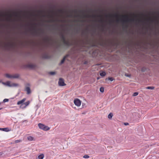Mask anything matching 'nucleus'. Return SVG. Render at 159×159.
<instances>
[{"mask_svg":"<svg viewBox=\"0 0 159 159\" xmlns=\"http://www.w3.org/2000/svg\"><path fill=\"white\" fill-rule=\"evenodd\" d=\"M14 16L16 18H20L21 17L20 13L17 12H13L12 15H10L9 16L7 17L5 19H1L0 18V21H6L8 22L11 21H16V19H12L11 18L12 16Z\"/></svg>","mask_w":159,"mask_h":159,"instance_id":"1","label":"nucleus"},{"mask_svg":"<svg viewBox=\"0 0 159 159\" xmlns=\"http://www.w3.org/2000/svg\"><path fill=\"white\" fill-rule=\"evenodd\" d=\"M122 16L125 18V19H120V21L124 23H127L129 22H134L137 21H142L141 20H139L138 19H135L134 18L132 19L129 18L127 15H122Z\"/></svg>","mask_w":159,"mask_h":159,"instance_id":"2","label":"nucleus"},{"mask_svg":"<svg viewBox=\"0 0 159 159\" xmlns=\"http://www.w3.org/2000/svg\"><path fill=\"white\" fill-rule=\"evenodd\" d=\"M38 126L40 129L44 131H47L50 129L49 127L41 123L38 124Z\"/></svg>","mask_w":159,"mask_h":159,"instance_id":"3","label":"nucleus"},{"mask_svg":"<svg viewBox=\"0 0 159 159\" xmlns=\"http://www.w3.org/2000/svg\"><path fill=\"white\" fill-rule=\"evenodd\" d=\"M80 12H82L83 13L84 17H92L93 18H95L97 16L98 17H99L100 18H101V17H102L100 15H98L97 16L95 15H84V12L83 11H80Z\"/></svg>","mask_w":159,"mask_h":159,"instance_id":"4","label":"nucleus"},{"mask_svg":"<svg viewBox=\"0 0 159 159\" xmlns=\"http://www.w3.org/2000/svg\"><path fill=\"white\" fill-rule=\"evenodd\" d=\"M74 102L75 104L78 107H79L81 105V101L78 99H75Z\"/></svg>","mask_w":159,"mask_h":159,"instance_id":"5","label":"nucleus"},{"mask_svg":"<svg viewBox=\"0 0 159 159\" xmlns=\"http://www.w3.org/2000/svg\"><path fill=\"white\" fill-rule=\"evenodd\" d=\"M58 84L60 86H64L66 85L64 80L62 78H60L58 81Z\"/></svg>","mask_w":159,"mask_h":159,"instance_id":"6","label":"nucleus"},{"mask_svg":"<svg viewBox=\"0 0 159 159\" xmlns=\"http://www.w3.org/2000/svg\"><path fill=\"white\" fill-rule=\"evenodd\" d=\"M30 104L29 101H27L24 103L22 104V105L20 106V108H25L27 106H28Z\"/></svg>","mask_w":159,"mask_h":159,"instance_id":"7","label":"nucleus"},{"mask_svg":"<svg viewBox=\"0 0 159 159\" xmlns=\"http://www.w3.org/2000/svg\"><path fill=\"white\" fill-rule=\"evenodd\" d=\"M63 43L65 46L67 47H69L71 45V43L69 41H66V40L63 41Z\"/></svg>","mask_w":159,"mask_h":159,"instance_id":"8","label":"nucleus"},{"mask_svg":"<svg viewBox=\"0 0 159 159\" xmlns=\"http://www.w3.org/2000/svg\"><path fill=\"white\" fill-rule=\"evenodd\" d=\"M25 90L27 92L28 94H30L31 93V90L30 87H26L25 89Z\"/></svg>","mask_w":159,"mask_h":159,"instance_id":"9","label":"nucleus"},{"mask_svg":"<svg viewBox=\"0 0 159 159\" xmlns=\"http://www.w3.org/2000/svg\"><path fill=\"white\" fill-rule=\"evenodd\" d=\"M25 100H26V98H24L22 100L19 101L17 102V104L18 105H20V104H23V102L25 101Z\"/></svg>","mask_w":159,"mask_h":159,"instance_id":"10","label":"nucleus"},{"mask_svg":"<svg viewBox=\"0 0 159 159\" xmlns=\"http://www.w3.org/2000/svg\"><path fill=\"white\" fill-rule=\"evenodd\" d=\"M0 130L5 132H8L10 131V130H9L8 128H0Z\"/></svg>","mask_w":159,"mask_h":159,"instance_id":"11","label":"nucleus"},{"mask_svg":"<svg viewBox=\"0 0 159 159\" xmlns=\"http://www.w3.org/2000/svg\"><path fill=\"white\" fill-rule=\"evenodd\" d=\"M52 14H51L50 13H49L48 15V16L49 17L52 18L53 17V14H57V13H54L53 11H52Z\"/></svg>","mask_w":159,"mask_h":159,"instance_id":"12","label":"nucleus"},{"mask_svg":"<svg viewBox=\"0 0 159 159\" xmlns=\"http://www.w3.org/2000/svg\"><path fill=\"white\" fill-rule=\"evenodd\" d=\"M5 76L6 77L10 78V79H13L12 75H10L8 74H5Z\"/></svg>","mask_w":159,"mask_h":159,"instance_id":"13","label":"nucleus"},{"mask_svg":"<svg viewBox=\"0 0 159 159\" xmlns=\"http://www.w3.org/2000/svg\"><path fill=\"white\" fill-rule=\"evenodd\" d=\"M13 79L18 78L19 76V75L18 74H15L13 75H12Z\"/></svg>","mask_w":159,"mask_h":159,"instance_id":"14","label":"nucleus"},{"mask_svg":"<svg viewBox=\"0 0 159 159\" xmlns=\"http://www.w3.org/2000/svg\"><path fill=\"white\" fill-rule=\"evenodd\" d=\"M44 155L43 154L39 155L38 156V158L39 159H43L44 157Z\"/></svg>","mask_w":159,"mask_h":159,"instance_id":"15","label":"nucleus"},{"mask_svg":"<svg viewBox=\"0 0 159 159\" xmlns=\"http://www.w3.org/2000/svg\"><path fill=\"white\" fill-rule=\"evenodd\" d=\"M34 139L33 137L31 136H29L27 137L28 140L30 141H32L34 140Z\"/></svg>","mask_w":159,"mask_h":159,"instance_id":"16","label":"nucleus"},{"mask_svg":"<svg viewBox=\"0 0 159 159\" xmlns=\"http://www.w3.org/2000/svg\"><path fill=\"white\" fill-rule=\"evenodd\" d=\"M35 66L33 64H29L28 65V67L31 68H34L35 67Z\"/></svg>","mask_w":159,"mask_h":159,"instance_id":"17","label":"nucleus"},{"mask_svg":"<svg viewBox=\"0 0 159 159\" xmlns=\"http://www.w3.org/2000/svg\"><path fill=\"white\" fill-rule=\"evenodd\" d=\"M100 75L101 76H104L106 75V73L104 71H102V72H101L100 73Z\"/></svg>","mask_w":159,"mask_h":159,"instance_id":"18","label":"nucleus"},{"mask_svg":"<svg viewBox=\"0 0 159 159\" xmlns=\"http://www.w3.org/2000/svg\"><path fill=\"white\" fill-rule=\"evenodd\" d=\"M113 116V114L112 113H110L108 115V117L109 119H111Z\"/></svg>","mask_w":159,"mask_h":159,"instance_id":"19","label":"nucleus"},{"mask_svg":"<svg viewBox=\"0 0 159 159\" xmlns=\"http://www.w3.org/2000/svg\"><path fill=\"white\" fill-rule=\"evenodd\" d=\"M61 38L63 42L66 40L65 37L64 35L63 34H61Z\"/></svg>","mask_w":159,"mask_h":159,"instance_id":"20","label":"nucleus"},{"mask_svg":"<svg viewBox=\"0 0 159 159\" xmlns=\"http://www.w3.org/2000/svg\"><path fill=\"white\" fill-rule=\"evenodd\" d=\"M154 88V87H153L151 86H148L146 87V89H153Z\"/></svg>","mask_w":159,"mask_h":159,"instance_id":"21","label":"nucleus"},{"mask_svg":"<svg viewBox=\"0 0 159 159\" xmlns=\"http://www.w3.org/2000/svg\"><path fill=\"white\" fill-rule=\"evenodd\" d=\"M100 91L102 92L103 93L104 91V88L103 87H101L100 89Z\"/></svg>","mask_w":159,"mask_h":159,"instance_id":"22","label":"nucleus"},{"mask_svg":"<svg viewBox=\"0 0 159 159\" xmlns=\"http://www.w3.org/2000/svg\"><path fill=\"white\" fill-rule=\"evenodd\" d=\"M21 141V140H17L14 141V143H20Z\"/></svg>","mask_w":159,"mask_h":159,"instance_id":"23","label":"nucleus"},{"mask_svg":"<svg viewBox=\"0 0 159 159\" xmlns=\"http://www.w3.org/2000/svg\"><path fill=\"white\" fill-rule=\"evenodd\" d=\"M37 12L39 14H42L43 12L42 10H38Z\"/></svg>","mask_w":159,"mask_h":159,"instance_id":"24","label":"nucleus"},{"mask_svg":"<svg viewBox=\"0 0 159 159\" xmlns=\"http://www.w3.org/2000/svg\"><path fill=\"white\" fill-rule=\"evenodd\" d=\"M6 85L9 87H11V86L10 84V83L9 81H7L6 82Z\"/></svg>","mask_w":159,"mask_h":159,"instance_id":"25","label":"nucleus"},{"mask_svg":"<svg viewBox=\"0 0 159 159\" xmlns=\"http://www.w3.org/2000/svg\"><path fill=\"white\" fill-rule=\"evenodd\" d=\"M9 101V99H7V98H5V99H4L3 100V102H8Z\"/></svg>","mask_w":159,"mask_h":159,"instance_id":"26","label":"nucleus"},{"mask_svg":"<svg viewBox=\"0 0 159 159\" xmlns=\"http://www.w3.org/2000/svg\"><path fill=\"white\" fill-rule=\"evenodd\" d=\"M108 80H110L111 81H112L114 80V79L112 77H108Z\"/></svg>","mask_w":159,"mask_h":159,"instance_id":"27","label":"nucleus"},{"mask_svg":"<svg viewBox=\"0 0 159 159\" xmlns=\"http://www.w3.org/2000/svg\"><path fill=\"white\" fill-rule=\"evenodd\" d=\"M113 16L115 17L118 18L119 17V15L118 14H115L113 15Z\"/></svg>","mask_w":159,"mask_h":159,"instance_id":"28","label":"nucleus"},{"mask_svg":"<svg viewBox=\"0 0 159 159\" xmlns=\"http://www.w3.org/2000/svg\"><path fill=\"white\" fill-rule=\"evenodd\" d=\"M65 57L63 58V59L61 61V64H62V63H63L65 60Z\"/></svg>","mask_w":159,"mask_h":159,"instance_id":"29","label":"nucleus"},{"mask_svg":"<svg viewBox=\"0 0 159 159\" xmlns=\"http://www.w3.org/2000/svg\"><path fill=\"white\" fill-rule=\"evenodd\" d=\"M138 93H137V92H135L134 93H133V95L134 96H136L137 95H138Z\"/></svg>","mask_w":159,"mask_h":159,"instance_id":"30","label":"nucleus"},{"mask_svg":"<svg viewBox=\"0 0 159 159\" xmlns=\"http://www.w3.org/2000/svg\"><path fill=\"white\" fill-rule=\"evenodd\" d=\"M89 157L88 155H85L83 156V157L85 158H88Z\"/></svg>","mask_w":159,"mask_h":159,"instance_id":"31","label":"nucleus"},{"mask_svg":"<svg viewBox=\"0 0 159 159\" xmlns=\"http://www.w3.org/2000/svg\"><path fill=\"white\" fill-rule=\"evenodd\" d=\"M55 73L54 72H49V74L52 75H55Z\"/></svg>","mask_w":159,"mask_h":159,"instance_id":"32","label":"nucleus"},{"mask_svg":"<svg viewBox=\"0 0 159 159\" xmlns=\"http://www.w3.org/2000/svg\"><path fill=\"white\" fill-rule=\"evenodd\" d=\"M58 11L59 12L61 13H63V11L62 9H59L58 10Z\"/></svg>","mask_w":159,"mask_h":159,"instance_id":"33","label":"nucleus"},{"mask_svg":"<svg viewBox=\"0 0 159 159\" xmlns=\"http://www.w3.org/2000/svg\"><path fill=\"white\" fill-rule=\"evenodd\" d=\"M98 22L100 23H102L103 22V20L102 19H100L99 20H98Z\"/></svg>","mask_w":159,"mask_h":159,"instance_id":"34","label":"nucleus"},{"mask_svg":"<svg viewBox=\"0 0 159 159\" xmlns=\"http://www.w3.org/2000/svg\"><path fill=\"white\" fill-rule=\"evenodd\" d=\"M43 58H48V56L47 55H45L43 56Z\"/></svg>","mask_w":159,"mask_h":159,"instance_id":"35","label":"nucleus"},{"mask_svg":"<svg viewBox=\"0 0 159 159\" xmlns=\"http://www.w3.org/2000/svg\"><path fill=\"white\" fill-rule=\"evenodd\" d=\"M67 16L68 17H71L72 16V15H69Z\"/></svg>","mask_w":159,"mask_h":159,"instance_id":"36","label":"nucleus"},{"mask_svg":"<svg viewBox=\"0 0 159 159\" xmlns=\"http://www.w3.org/2000/svg\"><path fill=\"white\" fill-rule=\"evenodd\" d=\"M2 84L5 85H6V82H2Z\"/></svg>","mask_w":159,"mask_h":159,"instance_id":"37","label":"nucleus"},{"mask_svg":"<svg viewBox=\"0 0 159 159\" xmlns=\"http://www.w3.org/2000/svg\"><path fill=\"white\" fill-rule=\"evenodd\" d=\"M124 125H129V123H125Z\"/></svg>","mask_w":159,"mask_h":159,"instance_id":"38","label":"nucleus"},{"mask_svg":"<svg viewBox=\"0 0 159 159\" xmlns=\"http://www.w3.org/2000/svg\"><path fill=\"white\" fill-rule=\"evenodd\" d=\"M141 70H142V71H143V72H144V71H145V70H144V69H143V68H142V69H141Z\"/></svg>","mask_w":159,"mask_h":159,"instance_id":"39","label":"nucleus"},{"mask_svg":"<svg viewBox=\"0 0 159 159\" xmlns=\"http://www.w3.org/2000/svg\"><path fill=\"white\" fill-rule=\"evenodd\" d=\"M42 16L43 17H44L46 16V15L44 14Z\"/></svg>","mask_w":159,"mask_h":159,"instance_id":"40","label":"nucleus"},{"mask_svg":"<svg viewBox=\"0 0 159 159\" xmlns=\"http://www.w3.org/2000/svg\"><path fill=\"white\" fill-rule=\"evenodd\" d=\"M105 17H108V16L107 15V14H106V15H105Z\"/></svg>","mask_w":159,"mask_h":159,"instance_id":"41","label":"nucleus"},{"mask_svg":"<svg viewBox=\"0 0 159 159\" xmlns=\"http://www.w3.org/2000/svg\"><path fill=\"white\" fill-rule=\"evenodd\" d=\"M116 21H117V22H119V19H117L116 20Z\"/></svg>","mask_w":159,"mask_h":159,"instance_id":"42","label":"nucleus"},{"mask_svg":"<svg viewBox=\"0 0 159 159\" xmlns=\"http://www.w3.org/2000/svg\"><path fill=\"white\" fill-rule=\"evenodd\" d=\"M87 63V62L86 61H85L84 63V64H86Z\"/></svg>","mask_w":159,"mask_h":159,"instance_id":"43","label":"nucleus"},{"mask_svg":"<svg viewBox=\"0 0 159 159\" xmlns=\"http://www.w3.org/2000/svg\"><path fill=\"white\" fill-rule=\"evenodd\" d=\"M2 108H0V110H2Z\"/></svg>","mask_w":159,"mask_h":159,"instance_id":"44","label":"nucleus"},{"mask_svg":"<svg viewBox=\"0 0 159 159\" xmlns=\"http://www.w3.org/2000/svg\"><path fill=\"white\" fill-rule=\"evenodd\" d=\"M74 12H76V10H75Z\"/></svg>","mask_w":159,"mask_h":159,"instance_id":"45","label":"nucleus"},{"mask_svg":"<svg viewBox=\"0 0 159 159\" xmlns=\"http://www.w3.org/2000/svg\"><path fill=\"white\" fill-rule=\"evenodd\" d=\"M112 16V15H110V16Z\"/></svg>","mask_w":159,"mask_h":159,"instance_id":"46","label":"nucleus"},{"mask_svg":"<svg viewBox=\"0 0 159 159\" xmlns=\"http://www.w3.org/2000/svg\"><path fill=\"white\" fill-rule=\"evenodd\" d=\"M152 22H153V20H152Z\"/></svg>","mask_w":159,"mask_h":159,"instance_id":"47","label":"nucleus"},{"mask_svg":"<svg viewBox=\"0 0 159 159\" xmlns=\"http://www.w3.org/2000/svg\"><path fill=\"white\" fill-rule=\"evenodd\" d=\"M31 15H32L33 14H32V13H31ZM33 14V15H34V14Z\"/></svg>","mask_w":159,"mask_h":159,"instance_id":"48","label":"nucleus"},{"mask_svg":"<svg viewBox=\"0 0 159 159\" xmlns=\"http://www.w3.org/2000/svg\"><path fill=\"white\" fill-rule=\"evenodd\" d=\"M80 16L79 15H78L77 16Z\"/></svg>","mask_w":159,"mask_h":159,"instance_id":"49","label":"nucleus"},{"mask_svg":"<svg viewBox=\"0 0 159 159\" xmlns=\"http://www.w3.org/2000/svg\"><path fill=\"white\" fill-rule=\"evenodd\" d=\"M35 24V25H36V23H35V24Z\"/></svg>","mask_w":159,"mask_h":159,"instance_id":"50","label":"nucleus"},{"mask_svg":"<svg viewBox=\"0 0 159 159\" xmlns=\"http://www.w3.org/2000/svg\"><path fill=\"white\" fill-rule=\"evenodd\" d=\"M33 29H35V28H33Z\"/></svg>","mask_w":159,"mask_h":159,"instance_id":"51","label":"nucleus"}]
</instances>
